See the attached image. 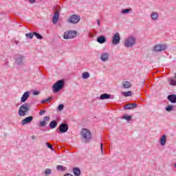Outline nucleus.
Here are the masks:
<instances>
[{
    "instance_id": "c85d7f7f",
    "label": "nucleus",
    "mask_w": 176,
    "mask_h": 176,
    "mask_svg": "<svg viewBox=\"0 0 176 176\" xmlns=\"http://www.w3.org/2000/svg\"><path fill=\"white\" fill-rule=\"evenodd\" d=\"M132 9L131 8H129V9H124V10H122L121 11V13L122 14H127V13H130V12H131Z\"/></svg>"
},
{
    "instance_id": "f8f14e48",
    "label": "nucleus",
    "mask_w": 176,
    "mask_h": 176,
    "mask_svg": "<svg viewBox=\"0 0 176 176\" xmlns=\"http://www.w3.org/2000/svg\"><path fill=\"white\" fill-rule=\"evenodd\" d=\"M69 126L67 123H62L59 126V131L60 133H67L68 131Z\"/></svg>"
},
{
    "instance_id": "37998d69",
    "label": "nucleus",
    "mask_w": 176,
    "mask_h": 176,
    "mask_svg": "<svg viewBox=\"0 0 176 176\" xmlns=\"http://www.w3.org/2000/svg\"><path fill=\"white\" fill-rule=\"evenodd\" d=\"M32 140H36V137H35V135H32Z\"/></svg>"
},
{
    "instance_id": "6e6552de",
    "label": "nucleus",
    "mask_w": 176,
    "mask_h": 176,
    "mask_svg": "<svg viewBox=\"0 0 176 176\" xmlns=\"http://www.w3.org/2000/svg\"><path fill=\"white\" fill-rule=\"evenodd\" d=\"M15 63L18 65H24V56L18 55L15 58Z\"/></svg>"
},
{
    "instance_id": "4468645a",
    "label": "nucleus",
    "mask_w": 176,
    "mask_h": 176,
    "mask_svg": "<svg viewBox=\"0 0 176 176\" xmlns=\"http://www.w3.org/2000/svg\"><path fill=\"white\" fill-rule=\"evenodd\" d=\"M168 83L170 86H176V73L174 77H169L168 78Z\"/></svg>"
},
{
    "instance_id": "4be33fe9",
    "label": "nucleus",
    "mask_w": 176,
    "mask_h": 176,
    "mask_svg": "<svg viewBox=\"0 0 176 176\" xmlns=\"http://www.w3.org/2000/svg\"><path fill=\"white\" fill-rule=\"evenodd\" d=\"M122 86L124 89H130V87H131V82L129 81H124L122 82Z\"/></svg>"
},
{
    "instance_id": "2f4dec72",
    "label": "nucleus",
    "mask_w": 176,
    "mask_h": 176,
    "mask_svg": "<svg viewBox=\"0 0 176 176\" xmlns=\"http://www.w3.org/2000/svg\"><path fill=\"white\" fill-rule=\"evenodd\" d=\"M173 109H174V106H173V105H168L166 108V111H167V112H170V111H173Z\"/></svg>"
},
{
    "instance_id": "9d476101",
    "label": "nucleus",
    "mask_w": 176,
    "mask_h": 176,
    "mask_svg": "<svg viewBox=\"0 0 176 176\" xmlns=\"http://www.w3.org/2000/svg\"><path fill=\"white\" fill-rule=\"evenodd\" d=\"M32 120H34V117L32 116H29L25 118H24L21 122V124L22 126H24L25 124H28L29 123H31L32 122Z\"/></svg>"
},
{
    "instance_id": "9b49d317",
    "label": "nucleus",
    "mask_w": 176,
    "mask_h": 176,
    "mask_svg": "<svg viewBox=\"0 0 176 176\" xmlns=\"http://www.w3.org/2000/svg\"><path fill=\"white\" fill-rule=\"evenodd\" d=\"M50 120V117L49 116H45L43 118V121H40L38 126L39 127H45V126L47 125V122H49Z\"/></svg>"
},
{
    "instance_id": "20e7f679",
    "label": "nucleus",
    "mask_w": 176,
    "mask_h": 176,
    "mask_svg": "<svg viewBox=\"0 0 176 176\" xmlns=\"http://www.w3.org/2000/svg\"><path fill=\"white\" fill-rule=\"evenodd\" d=\"M30 104L28 103H25L22 106L19 107V109L18 111V114L19 116H25L27 115V113L28 111H30Z\"/></svg>"
},
{
    "instance_id": "ddd939ff",
    "label": "nucleus",
    "mask_w": 176,
    "mask_h": 176,
    "mask_svg": "<svg viewBox=\"0 0 176 176\" xmlns=\"http://www.w3.org/2000/svg\"><path fill=\"white\" fill-rule=\"evenodd\" d=\"M58 19H60V12L58 11H56L54 12V16L52 17L53 24H57Z\"/></svg>"
},
{
    "instance_id": "cd10ccee",
    "label": "nucleus",
    "mask_w": 176,
    "mask_h": 176,
    "mask_svg": "<svg viewBox=\"0 0 176 176\" xmlns=\"http://www.w3.org/2000/svg\"><path fill=\"white\" fill-rule=\"evenodd\" d=\"M82 79H89L90 78V74L87 72L82 73Z\"/></svg>"
},
{
    "instance_id": "dca6fc26",
    "label": "nucleus",
    "mask_w": 176,
    "mask_h": 176,
    "mask_svg": "<svg viewBox=\"0 0 176 176\" xmlns=\"http://www.w3.org/2000/svg\"><path fill=\"white\" fill-rule=\"evenodd\" d=\"M100 60L103 61V63L108 61V60H109V54L108 53L102 54L100 56Z\"/></svg>"
},
{
    "instance_id": "de8ad7c7",
    "label": "nucleus",
    "mask_w": 176,
    "mask_h": 176,
    "mask_svg": "<svg viewBox=\"0 0 176 176\" xmlns=\"http://www.w3.org/2000/svg\"><path fill=\"white\" fill-rule=\"evenodd\" d=\"M89 36H90L91 38H93V35H92L91 34H89Z\"/></svg>"
},
{
    "instance_id": "49530a36",
    "label": "nucleus",
    "mask_w": 176,
    "mask_h": 176,
    "mask_svg": "<svg viewBox=\"0 0 176 176\" xmlns=\"http://www.w3.org/2000/svg\"><path fill=\"white\" fill-rule=\"evenodd\" d=\"M15 43H16V45H19V41H15Z\"/></svg>"
},
{
    "instance_id": "473e14b6",
    "label": "nucleus",
    "mask_w": 176,
    "mask_h": 176,
    "mask_svg": "<svg viewBox=\"0 0 176 176\" xmlns=\"http://www.w3.org/2000/svg\"><path fill=\"white\" fill-rule=\"evenodd\" d=\"M26 38H29L30 39H32L34 38V32L33 33H28L25 34Z\"/></svg>"
},
{
    "instance_id": "72a5a7b5",
    "label": "nucleus",
    "mask_w": 176,
    "mask_h": 176,
    "mask_svg": "<svg viewBox=\"0 0 176 176\" xmlns=\"http://www.w3.org/2000/svg\"><path fill=\"white\" fill-rule=\"evenodd\" d=\"M34 35L37 38V39H43V37L38 33L34 32Z\"/></svg>"
},
{
    "instance_id": "79ce46f5",
    "label": "nucleus",
    "mask_w": 176,
    "mask_h": 176,
    "mask_svg": "<svg viewBox=\"0 0 176 176\" xmlns=\"http://www.w3.org/2000/svg\"><path fill=\"white\" fill-rule=\"evenodd\" d=\"M97 24H98V27H100L101 24L100 23L99 19H97Z\"/></svg>"
},
{
    "instance_id": "c03bdc74",
    "label": "nucleus",
    "mask_w": 176,
    "mask_h": 176,
    "mask_svg": "<svg viewBox=\"0 0 176 176\" xmlns=\"http://www.w3.org/2000/svg\"><path fill=\"white\" fill-rule=\"evenodd\" d=\"M45 102H46L45 99V100H41V104H45Z\"/></svg>"
},
{
    "instance_id": "7c9ffc66",
    "label": "nucleus",
    "mask_w": 176,
    "mask_h": 176,
    "mask_svg": "<svg viewBox=\"0 0 176 176\" xmlns=\"http://www.w3.org/2000/svg\"><path fill=\"white\" fill-rule=\"evenodd\" d=\"M45 175H46V176H48V175H50V174H52V169H50V168H46L45 170Z\"/></svg>"
},
{
    "instance_id": "f3484780",
    "label": "nucleus",
    "mask_w": 176,
    "mask_h": 176,
    "mask_svg": "<svg viewBox=\"0 0 176 176\" xmlns=\"http://www.w3.org/2000/svg\"><path fill=\"white\" fill-rule=\"evenodd\" d=\"M100 100H109V98H113V96L108 94H101L100 96Z\"/></svg>"
},
{
    "instance_id": "393cba45",
    "label": "nucleus",
    "mask_w": 176,
    "mask_h": 176,
    "mask_svg": "<svg viewBox=\"0 0 176 176\" xmlns=\"http://www.w3.org/2000/svg\"><path fill=\"white\" fill-rule=\"evenodd\" d=\"M73 172L75 176L80 175V169H79L78 168H74L73 169Z\"/></svg>"
},
{
    "instance_id": "0eeeda50",
    "label": "nucleus",
    "mask_w": 176,
    "mask_h": 176,
    "mask_svg": "<svg viewBox=\"0 0 176 176\" xmlns=\"http://www.w3.org/2000/svg\"><path fill=\"white\" fill-rule=\"evenodd\" d=\"M113 45H119L120 43V34L119 33H116L112 38Z\"/></svg>"
},
{
    "instance_id": "a878e982",
    "label": "nucleus",
    "mask_w": 176,
    "mask_h": 176,
    "mask_svg": "<svg viewBox=\"0 0 176 176\" xmlns=\"http://www.w3.org/2000/svg\"><path fill=\"white\" fill-rule=\"evenodd\" d=\"M121 94L122 96H124V97H130L132 96L133 93L131 92V91H129L126 92H122Z\"/></svg>"
},
{
    "instance_id": "7ed1b4c3",
    "label": "nucleus",
    "mask_w": 176,
    "mask_h": 176,
    "mask_svg": "<svg viewBox=\"0 0 176 176\" xmlns=\"http://www.w3.org/2000/svg\"><path fill=\"white\" fill-rule=\"evenodd\" d=\"M135 42H137V38L133 36H130L124 40V46L125 47H133L135 45Z\"/></svg>"
},
{
    "instance_id": "a211bd4d",
    "label": "nucleus",
    "mask_w": 176,
    "mask_h": 176,
    "mask_svg": "<svg viewBox=\"0 0 176 176\" xmlns=\"http://www.w3.org/2000/svg\"><path fill=\"white\" fill-rule=\"evenodd\" d=\"M166 141H167V136H166V135H163L160 139V145L162 146H164L166 145Z\"/></svg>"
},
{
    "instance_id": "ea45409f",
    "label": "nucleus",
    "mask_w": 176,
    "mask_h": 176,
    "mask_svg": "<svg viewBox=\"0 0 176 176\" xmlns=\"http://www.w3.org/2000/svg\"><path fill=\"white\" fill-rule=\"evenodd\" d=\"M29 2L30 3H35V2H36V0H29Z\"/></svg>"
},
{
    "instance_id": "39448f33",
    "label": "nucleus",
    "mask_w": 176,
    "mask_h": 176,
    "mask_svg": "<svg viewBox=\"0 0 176 176\" xmlns=\"http://www.w3.org/2000/svg\"><path fill=\"white\" fill-rule=\"evenodd\" d=\"M78 32L75 30H67L63 34V38L65 39H74L76 38Z\"/></svg>"
},
{
    "instance_id": "09e8293b",
    "label": "nucleus",
    "mask_w": 176,
    "mask_h": 176,
    "mask_svg": "<svg viewBox=\"0 0 176 176\" xmlns=\"http://www.w3.org/2000/svg\"><path fill=\"white\" fill-rule=\"evenodd\" d=\"M175 167L176 168V164H175Z\"/></svg>"
},
{
    "instance_id": "bb28decb",
    "label": "nucleus",
    "mask_w": 176,
    "mask_h": 176,
    "mask_svg": "<svg viewBox=\"0 0 176 176\" xmlns=\"http://www.w3.org/2000/svg\"><path fill=\"white\" fill-rule=\"evenodd\" d=\"M56 170H58V171H65V170H67V167L62 165H58L56 166Z\"/></svg>"
},
{
    "instance_id": "b1692460",
    "label": "nucleus",
    "mask_w": 176,
    "mask_h": 176,
    "mask_svg": "<svg viewBox=\"0 0 176 176\" xmlns=\"http://www.w3.org/2000/svg\"><path fill=\"white\" fill-rule=\"evenodd\" d=\"M50 129H56L57 127V122L56 120H53L50 123Z\"/></svg>"
},
{
    "instance_id": "aec40b11",
    "label": "nucleus",
    "mask_w": 176,
    "mask_h": 176,
    "mask_svg": "<svg viewBox=\"0 0 176 176\" xmlns=\"http://www.w3.org/2000/svg\"><path fill=\"white\" fill-rule=\"evenodd\" d=\"M138 105L136 103L128 104L125 106V109H131L133 108H137Z\"/></svg>"
},
{
    "instance_id": "a18cd8bd",
    "label": "nucleus",
    "mask_w": 176,
    "mask_h": 176,
    "mask_svg": "<svg viewBox=\"0 0 176 176\" xmlns=\"http://www.w3.org/2000/svg\"><path fill=\"white\" fill-rule=\"evenodd\" d=\"M64 176H74V175H71V174H69V173H67V174L65 175Z\"/></svg>"
},
{
    "instance_id": "c9c22d12",
    "label": "nucleus",
    "mask_w": 176,
    "mask_h": 176,
    "mask_svg": "<svg viewBox=\"0 0 176 176\" xmlns=\"http://www.w3.org/2000/svg\"><path fill=\"white\" fill-rule=\"evenodd\" d=\"M46 146H47V148H49L50 149H51L52 151H53V145L49 144V142L46 143Z\"/></svg>"
},
{
    "instance_id": "58836bf2",
    "label": "nucleus",
    "mask_w": 176,
    "mask_h": 176,
    "mask_svg": "<svg viewBox=\"0 0 176 176\" xmlns=\"http://www.w3.org/2000/svg\"><path fill=\"white\" fill-rule=\"evenodd\" d=\"M50 100H53V98L50 97V98L45 99V102H50Z\"/></svg>"
},
{
    "instance_id": "6ab92c4d",
    "label": "nucleus",
    "mask_w": 176,
    "mask_h": 176,
    "mask_svg": "<svg viewBox=\"0 0 176 176\" xmlns=\"http://www.w3.org/2000/svg\"><path fill=\"white\" fill-rule=\"evenodd\" d=\"M97 42H98V43H105L107 42V38H105V36H101L98 37L97 38Z\"/></svg>"
},
{
    "instance_id": "412c9836",
    "label": "nucleus",
    "mask_w": 176,
    "mask_h": 176,
    "mask_svg": "<svg viewBox=\"0 0 176 176\" xmlns=\"http://www.w3.org/2000/svg\"><path fill=\"white\" fill-rule=\"evenodd\" d=\"M168 100L170 102H173V104H175V102H176V96L175 95H169L168 96Z\"/></svg>"
},
{
    "instance_id": "f257e3e1",
    "label": "nucleus",
    "mask_w": 176,
    "mask_h": 176,
    "mask_svg": "<svg viewBox=\"0 0 176 176\" xmlns=\"http://www.w3.org/2000/svg\"><path fill=\"white\" fill-rule=\"evenodd\" d=\"M65 84L64 80H59L55 82L52 86V91L54 93H58L60 90L64 89V85Z\"/></svg>"
},
{
    "instance_id": "c756f323",
    "label": "nucleus",
    "mask_w": 176,
    "mask_h": 176,
    "mask_svg": "<svg viewBox=\"0 0 176 176\" xmlns=\"http://www.w3.org/2000/svg\"><path fill=\"white\" fill-rule=\"evenodd\" d=\"M122 119L127 120V122H130V120H131V116L124 115L122 116Z\"/></svg>"
},
{
    "instance_id": "f03ea898",
    "label": "nucleus",
    "mask_w": 176,
    "mask_h": 176,
    "mask_svg": "<svg viewBox=\"0 0 176 176\" xmlns=\"http://www.w3.org/2000/svg\"><path fill=\"white\" fill-rule=\"evenodd\" d=\"M81 137L83 141L87 143L91 140V132L87 129H82L81 131Z\"/></svg>"
},
{
    "instance_id": "e433bc0d",
    "label": "nucleus",
    "mask_w": 176,
    "mask_h": 176,
    "mask_svg": "<svg viewBox=\"0 0 176 176\" xmlns=\"http://www.w3.org/2000/svg\"><path fill=\"white\" fill-rule=\"evenodd\" d=\"M103 148H104V144L102 143H101V144H100V149H101L102 155H104Z\"/></svg>"
},
{
    "instance_id": "a19ab883",
    "label": "nucleus",
    "mask_w": 176,
    "mask_h": 176,
    "mask_svg": "<svg viewBox=\"0 0 176 176\" xmlns=\"http://www.w3.org/2000/svg\"><path fill=\"white\" fill-rule=\"evenodd\" d=\"M33 94H34V96H38V95H39V92H38V91H34V92L33 93Z\"/></svg>"
},
{
    "instance_id": "4c0bfd02",
    "label": "nucleus",
    "mask_w": 176,
    "mask_h": 176,
    "mask_svg": "<svg viewBox=\"0 0 176 176\" xmlns=\"http://www.w3.org/2000/svg\"><path fill=\"white\" fill-rule=\"evenodd\" d=\"M46 113V110H41L40 112H39V115L41 116H42V115H43L44 113Z\"/></svg>"
},
{
    "instance_id": "f704fd0d",
    "label": "nucleus",
    "mask_w": 176,
    "mask_h": 176,
    "mask_svg": "<svg viewBox=\"0 0 176 176\" xmlns=\"http://www.w3.org/2000/svg\"><path fill=\"white\" fill-rule=\"evenodd\" d=\"M64 109V104H60L58 107V111H63Z\"/></svg>"
},
{
    "instance_id": "423d86ee",
    "label": "nucleus",
    "mask_w": 176,
    "mask_h": 176,
    "mask_svg": "<svg viewBox=\"0 0 176 176\" xmlns=\"http://www.w3.org/2000/svg\"><path fill=\"white\" fill-rule=\"evenodd\" d=\"M80 21V16L76 14H73L69 17L68 22L71 24H78Z\"/></svg>"
},
{
    "instance_id": "2eb2a0df",
    "label": "nucleus",
    "mask_w": 176,
    "mask_h": 176,
    "mask_svg": "<svg viewBox=\"0 0 176 176\" xmlns=\"http://www.w3.org/2000/svg\"><path fill=\"white\" fill-rule=\"evenodd\" d=\"M29 98H30V91H27L23 94L21 98V102H25L26 100H28Z\"/></svg>"
},
{
    "instance_id": "1a4fd4ad",
    "label": "nucleus",
    "mask_w": 176,
    "mask_h": 176,
    "mask_svg": "<svg viewBox=\"0 0 176 176\" xmlns=\"http://www.w3.org/2000/svg\"><path fill=\"white\" fill-rule=\"evenodd\" d=\"M162 50H166V45L158 44L153 48V52H162Z\"/></svg>"
},
{
    "instance_id": "5701e85b",
    "label": "nucleus",
    "mask_w": 176,
    "mask_h": 176,
    "mask_svg": "<svg viewBox=\"0 0 176 176\" xmlns=\"http://www.w3.org/2000/svg\"><path fill=\"white\" fill-rule=\"evenodd\" d=\"M151 17L152 20L156 21V20H157V18L159 17V14H157V12H153L151 13Z\"/></svg>"
}]
</instances>
